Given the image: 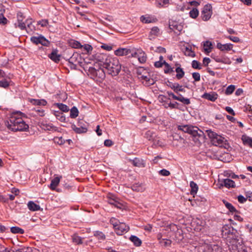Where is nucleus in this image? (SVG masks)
<instances>
[{
    "label": "nucleus",
    "instance_id": "obj_1",
    "mask_svg": "<svg viewBox=\"0 0 252 252\" xmlns=\"http://www.w3.org/2000/svg\"><path fill=\"white\" fill-rule=\"evenodd\" d=\"M25 115L21 112L12 113L7 121L6 126L12 131H26L29 128V125L25 121Z\"/></svg>",
    "mask_w": 252,
    "mask_h": 252
},
{
    "label": "nucleus",
    "instance_id": "obj_2",
    "mask_svg": "<svg viewBox=\"0 0 252 252\" xmlns=\"http://www.w3.org/2000/svg\"><path fill=\"white\" fill-rule=\"evenodd\" d=\"M178 129L191 135L193 140L196 144L200 143L204 140V132L196 126L190 125L178 126Z\"/></svg>",
    "mask_w": 252,
    "mask_h": 252
},
{
    "label": "nucleus",
    "instance_id": "obj_3",
    "mask_svg": "<svg viewBox=\"0 0 252 252\" xmlns=\"http://www.w3.org/2000/svg\"><path fill=\"white\" fill-rule=\"evenodd\" d=\"M103 67L107 73L112 76H116L121 70V65L116 58L107 57L103 63Z\"/></svg>",
    "mask_w": 252,
    "mask_h": 252
},
{
    "label": "nucleus",
    "instance_id": "obj_4",
    "mask_svg": "<svg viewBox=\"0 0 252 252\" xmlns=\"http://www.w3.org/2000/svg\"><path fill=\"white\" fill-rule=\"evenodd\" d=\"M207 132L209 137L211 139L212 143L220 147L226 148L227 146L226 139L220 135H219L211 130H207Z\"/></svg>",
    "mask_w": 252,
    "mask_h": 252
},
{
    "label": "nucleus",
    "instance_id": "obj_5",
    "mask_svg": "<svg viewBox=\"0 0 252 252\" xmlns=\"http://www.w3.org/2000/svg\"><path fill=\"white\" fill-rule=\"evenodd\" d=\"M67 65L71 69H75L78 66L83 67L84 66V59L78 53H74L66 61Z\"/></svg>",
    "mask_w": 252,
    "mask_h": 252
},
{
    "label": "nucleus",
    "instance_id": "obj_6",
    "mask_svg": "<svg viewBox=\"0 0 252 252\" xmlns=\"http://www.w3.org/2000/svg\"><path fill=\"white\" fill-rule=\"evenodd\" d=\"M212 7L211 4H206L201 11V17L203 20L206 21L210 19L212 15Z\"/></svg>",
    "mask_w": 252,
    "mask_h": 252
},
{
    "label": "nucleus",
    "instance_id": "obj_7",
    "mask_svg": "<svg viewBox=\"0 0 252 252\" xmlns=\"http://www.w3.org/2000/svg\"><path fill=\"white\" fill-rule=\"evenodd\" d=\"M166 94L169 96L171 97L173 99L175 100H177L181 102L184 104L189 105L190 103L189 99L184 97L181 94H179L177 96L172 92L169 91H167L166 92Z\"/></svg>",
    "mask_w": 252,
    "mask_h": 252
},
{
    "label": "nucleus",
    "instance_id": "obj_8",
    "mask_svg": "<svg viewBox=\"0 0 252 252\" xmlns=\"http://www.w3.org/2000/svg\"><path fill=\"white\" fill-rule=\"evenodd\" d=\"M31 41L37 45L40 44L43 46H48L49 45V41L43 36L40 35L37 36H33L31 38Z\"/></svg>",
    "mask_w": 252,
    "mask_h": 252
},
{
    "label": "nucleus",
    "instance_id": "obj_9",
    "mask_svg": "<svg viewBox=\"0 0 252 252\" xmlns=\"http://www.w3.org/2000/svg\"><path fill=\"white\" fill-rule=\"evenodd\" d=\"M233 228L228 225H224L221 229V234L225 239H228L233 237Z\"/></svg>",
    "mask_w": 252,
    "mask_h": 252
},
{
    "label": "nucleus",
    "instance_id": "obj_10",
    "mask_svg": "<svg viewBox=\"0 0 252 252\" xmlns=\"http://www.w3.org/2000/svg\"><path fill=\"white\" fill-rule=\"evenodd\" d=\"M54 107H57L59 110H54V114L56 116L57 119L60 120L61 122L63 121V103H55L54 104Z\"/></svg>",
    "mask_w": 252,
    "mask_h": 252
},
{
    "label": "nucleus",
    "instance_id": "obj_11",
    "mask_svg": "<svg viewBox=\"0 0 252 252\" xmlns=\"http://www.w3.org/2000/svg\"><path fill=\"white\" fill-rule=\"evenodd\" d=\"M129 228V226L124 223L121 222L115 229L116 233L119 235L127 232Z\"/></svg>",
    "mask_w": 252,
    "mask_h": 252
},
{
    "label": "nucleus",
    "instance_id": "obj_12",
    "mask_svg": "<svg viewBox=\"0 0 252 252\" xmlns=\"http://www.w3.org/2000/svg\"><path fill=\"white\" fill-rule=\"evenodd\" d=\"M134 55H131L135 57H137L138 61L141 63H144L147 60V56L145 53L141 49H137L134 53Z\"/></svg>",
    "mask_w": 252,
    "mask_h": 252
},
{
    "label": "nucleus",
    "instance_id": "obj_13",
    "mask_svg": "<svg viewBox=\"0 0 252 252\" xmlns=\"http://www.w3.org/2000/svg\"><path fill=\"white\" fill-rule=\"evenodd\" d=\"M62 178V176L60 177H56L52 179L51 181V184L48 186L49 188L53 190H56L58 192H61L62 191L61 189H57V186H58L60 180Z\"/></svg>",
    "mask_w": 252,
    "mask_h": 252
},
{
    "label": "nucleus",
    "instance_id": "obj_14",
    "mask_svg": "<svg viewBox=\"0 0 252 252\" xmlns=\"http://www.w3.org/2000/svg\"><path fill=\"white\" fill-rule=\"evenodd\" d=\"M203 252H222V249L218 245H205L204 246Z\"/></svg>",
    "mask_w": 252,
    "mask_h": 252
},
{
    "label": "nucleus",
    "instance_id": "obj_15",
    "mask_svg": "<svg viewBox=\"0 0 252 252\" xmlns=\"http://www.w3.org/2000/svg\"><path fill=\"white\" fill-rule=\"evenodd\" d=\"M229 249L232 252H247V247L243 244H232Z\"/></svg>",
    "mask_w": 252,
    "mask_h": 252
},
{
    "label": "nucleus",
    "instance_id": "obj_16",
    "mask_svg": "<svg viewBox=\"0 0 252 252\" xmlns=\"http://www.w3.org/2000/svg\"><path fill=\"white\" fill-rule=\"evenodd\" d=\"M129 161L133 164V166L138 167H144L145 166V163L144 161L141 158H135L133 159H129Z\"/></svg>",
    "mask_w": 252,
    "mask_h": 252
},
{
    "label": "nucleus",
    "instance_id": "obj_17",
    "mask_svg": "<svg viewBox=\"0 0 252 252\" xmlns=\"http://www.w3.org/2000/svg\"><path fill=\"white\" fill-rule=\"evenodd\" d=\"M140 78L142 83L145 86H149L154 84L155 82L154 80L151 78L150 75H142L141 76Z\"/></svg>",
    "mask_w": 252,
    "mask_h": 252
},
{
    "label": "nucleus",
    "instance_id": "obj_18",
    "mask_svg": "<svg viewBox=\"0 0 252 252\" xmlns=\"http://www.w3.org/2000/svg\"><path fill=\"white\" fill-rule=\"evenodd\" d=\"M233 45L231 43H226L222 44L220 43H218L217 47L220 51H230L233 48Z\"/></svg>",
    "mask_w": 252,
    "mask_h": 252
},
{
    "label": "nucleus",
    "instance_id": "obj_19",
    "mask_svg": "<svg viewBox=\"0 0 252 252\" xmlns=\"http://www.w3.org/2000/svg\"><path fill=\"white\" fill-rule=\"evenodd\" d=\"M130 53V49L124 48H120L115 51V54L118 56H126Z\"/></svg>",
    "mask_w": 252,
    "mask_h": 252
},
{
    "label": "nucleus",
    "instance_id": "obj_20",
    "mask_svg": "<svg viewBox=\"0 0 252 252\" xmlns=\"http://www.w3.org/2000/svg\"><path fill=\"white\" fill-rule=\"evenodd\" d=\"M17 25L16 27L20 28L21 30H24L26 29V24L23 22V14L21 13H18L17 14Z\"/></svg>",
    "mask_w": 252,
    "mask_h": 252
},
{
    "label": "nucleus",
    "instance_id": "obj_21",
    "mask_svg": "<svg viewBox=\"0 0 252 252\" xmlns=\"http://www.w3.org/2000/svg\"><path fill=\"white\" fill-rule=\"evenodd\" d=\"M183 51L186 56L193 58L195 56V52L192 50L190 46H186L182 49Z\"/></svg>",
    "mask_w": 252,
    "mask_h": 252
},
{
    "label": "nucleus",
    "instance_id": "obj_22",
    "mask_svg": "<svg viewBox=\"0 0 252 252\" xmlns=\"http://www.w3.org/2000/svg\"><path fill=\"white\" fill-rule=\"evenodd\" d=\"M156 136V132L153 130H148L144 134V137L149 141H154Z\"/></svg>",
    "mask_w": 252,
    "mask_h": 252
},
{
    "label": "nucleus",
    "instance_id": "obj_23",
    "mask_svg": "<svg viewBox=\"0 0 252 252\" xmlns=\"http://www.w3.org/2000/svg\"><path fill=\"white\" fill-rule=\"evenodd\" d=\"M108 202L112 205H114L117 208H121V204L119 203L115 199V197L112 194H109L107 196Z\"/></svg>",
    "mask_w": 252,
    "mask_h": 252
},
{
    "label": "nucleus",
    "instance_id": "obj_24",
    "mask_svg": "<svg viewBox=\"0 0 252 252\" xmlns=\"http://www.w3.org/2000/svg\"><path fill=\"white\" fill-rule=\"evenodd\" d=\"M29 101L33 105H41L45 106L47 104V101L43 99H36L32 98H29Z\"/></svg>",
    "mask_w": 252,
    "mask_h": 252
},
{
    "label": "nucleus",
    "instance_id": "obj_25",
    "mask_svg": "<svg viewBox=\"0 0 252 252\" xmlns=\"http://www.w3.org/2000/svg\"><path fill=\"white\" fill-rule=\"evenodd\" d=\"M169 87L177 94L179 92H185V91L182 86L180 85L178 83H172L170 85Z\"/></svg>",
    "mask_w": 252,
    "mask_h": 252
},
{
    "label": "nucleus",
    "instance_id": "obj_26",
    "mask_svg": "<svg viewBox=\"0 0 252 252\" xmlns=\"http://www.w3.org/2000/svg\"><path fill=\"white\" fill-rule=\"evenodd\" d=\"M169 28L175 32H181L183 30V26L180 24H178L176 22H173L169 24Z\"/></svg>",
    "mask_w": 252,
    "mask_h": 252
},
{
    "label": "nucleus",
    "instance_id": "obj_27",
    "mask_svg": "<svg viewBox=\"0 0 252 252\" xmlns=\"http://www.w3.org/2000/svg\"><path fill=\"white\" fill-rule=\"evenodd\" d=\"M140 20L143 23H152L156 22V19L149 15H143L140 17Z\"/></svg>",
    "mask_w": 252,
    "mask_h": 252
},
{
    "label": "nucleus",
    "instance_id": "obj_28",
    "mask_svg": "<svg viewBox=\"0 0 252 252\" xmlns=\"http://www.w3.org/2000/svg\"><path fill=\"white\" fill-rule=\"evenodd\" d=\"M159 34V29L157 27H153L149 33V37L150 39H153L158 36Z\"/></svg>",
    "mask_w": 252,
    "mask_h": 252
},
{
    "label": "nucleus",
    "instance_id": "obj_29",
    "mask_svg": "<svg viewBox=\"0 0 252 252\" xmlns=\"http://www.w3.org/2000/svg\"><path fill=\"white\" fill-rule=\"evenodd\" d=\"M204 98L207 100L215 101L218 98V94L216 93H205L202 96Z\"/></svg>",
    "mask_w": 252,
    "mask_h": 252
},
{
    "label": "nucleus",
    "instance_id": "obj_30",
    "mask_svg": "<svg viewBox=\"0 0 252 252\" xmlns=\"http://www.w3.org/2000/svg\"><path fill=\"white\" fill-rule=\"evenodd\" d=\"M169 4V0H155V5L158 8L165 7Z\"/></svg>",
    "mask_w": 252,
    "mask_h": 252
},
{
    "label": "nucleus",
    "instance_id": "obj_31",
    "mask_svg": "<svg viewBox=\"0 0 252 252\" xmlns=\"http://www.w3.org/2000/svg\"><path fill=\"white\" fill-rule=\"evenodd\" d=\"M27 205L28 209L32 211H38L40 209V207L39 205L35 203L32 201H29Z\"/></svg>",
    "mask_w": 252,
    "mask_h": 252
},
{
    "label": "nucleus",
    "instance_id": "obj_32",
    "mask_svg": "<svg viewBox=\"0 0 252 252\" xmlns=\"http://www.w3.org/2000/svg\"><path fill=\"white\" fill-rule=\"evenodd\" d=\"M131 189L133 191L142 192L145 190V188L142 184L137 183L133 184L131 186Z\"/></svg>",
    "mask_w": 252,
    "mask_h": 252
},
{
    "label": "nucleus",
    "instance_id": "obj_33",
    "mask_svg": "<svg viewBox=\"0 0 252 252\" xmlns=\"http://www.w3.org/2000/svg\"><path fill=\"white\" fill-rule=\"evenodd\" d=\"M241 139L245 145H248L252 148V138L246 135H243Z\"/></svg>",
    "mask_w": 252,
    "mask_h": 252
},
{
    "label": "nucleus",
    "instance_id": "obj_34",
    "mask_svg": "<svg viewBox=\"0 0 252 252\" xmlns=\"http://www.w3.org/2000/svg\"><path fill=\"white\" fill-rule=\"evenodd\" d=\"M67 44L73 48H80L82 46L80 42L73 39L68 40Z\"/></svg>",
    "mask_w": 252,
    "mask_h": 252
},
{
    "label": "nucleus",
    "instance_id": "obj_35",
    "mask_svg": "<svg viewBox=\"0 0 252 252\" xmlns=\"http://www.w3.org/2000/svg\"><path fill=\"white\" fill-rule=\"evenodd\" d=\"M223 185L227 188H234L235 187V182L229 179H225L222 182Z\"/></svg>",
    "mask_w": 252,
    "mask_h": 252
},
{
    "label": "nucleus",
    "instance_id": "obj_36",
    "mask_svg": "<svg viewBox=\"0 0 252 252\" xmlns=\"http://www.w3.org/2000/svg\"><path fill=\"white\" fill-rule=\"evenodd\" d=\"M72 129L77 133H82L86 132L87 128L84 126L77 127L75 125H71Z\"/></svg>",
    "mask_w": 252,
    "mask_h": 252
},
{
    "label": "nucleus",
    "instance_id": "obj_37",
    "mask_svg": "<svg viewBox=\"0 0 252 252\" xmlns=\"http://www.w3.org/2000/svg\"><path fill=\"white\" fill-rule=\"evenodd\" d=\"M129 240L134 244V245L136 247H139L141 246L142 241L137 236L132 235L130 237Z\"/></svg>",
    "mask_w": 252,
    "mask_h": 252
},
{
    "label": "nucleus",
    "instance_id": "obj_38",
    "mask_svg": "<svg viewBox=\"0 0 252 252\" xmlns=\"http://www.w3.org/2000/svg\"><path fill=\"white\" fill-rule=\"evenodd\" d=\"M204 50L206 53H209L211 52L212 49V44L209 41H206L204 43Z\"/></svg>",
    "mask_w": 252,
    "mask_h": 252
},
{
    "label": "nucleus",
    "instance_id": "obj_39",
    "mask_svg": "<svg viewBox=\"0 0 252 252\" xmlns=\"http://www.w3.org/2000/svg\"><path fill=\"white\" fill-rule=\"evenodd\" d=\"M158 239L159 240V244L162 246L167 247L170 246L171 244V240L167 239H161L159 236H158Z\"/></svg>",
    "mask_w": 252,
    "mask_h": 252
},
{
    "label": "nucleus",
    "instance_id": "obj_40",
    "mask_svg": "<svg viewBox=\"0 0 252 252\" xmlns=\"http://www.w3.org/2000/svg\"><path fill=\"white\" fill-rule=\"evenodd\" d=\"M94 235L96 238H97V239L98 240H100V241H103L106 238L105 235H104V234L103 232L99 231H94Z\"/></svg>",
    "mask_w": 252,
    "mask_h": 252
},
{
    "label": "nucleus",
    "instance_id": "obj_41",
    "mask_svg": "<svg viewBox=\"0 0 252 252\" xmlns=\"http://www.w3.org/2000/svg\"><path fill=\"white\" fill-rule=\"evenodd\" d=\"M41 127L45 130H53L54 128L53 127L52 124L47 123L46 122H42L41 123Z\"/></svg>",
    "mask_w": 252,
    "mask_h": 252
},
{
    "label": "nucleus",
    "instance_id": "obj_42",
    "mask_svg": "<svg viewBox=\"0 0 252 252\" xmlns=\"http://www.w3.org/2000/svg\"><path fill=\"white\" fill-rule=\"evenodd\" d=\"M190 187L191 188L190 193L192 195H194L196 194L198 191V186L197 184L194 182L193 181H191L189 184Z\"/></svg>",
    "mask_w": 252,
    "mask_h": 252
},
{
    "label": "nucleus",
    "instance_id": "obj_43",
    "mask_svg": "<svg viewBox=\"0 0 252 252\" xmlns=\"http://www.w3.org/2000/svg\"><path fill=\"white\" fill-rule=\"evenodd\" d=\"M175 71L177 73L176 77L178 79H181L183 77L185 74V72L182 68L180 67H178L176 68Z\"/></svg>",
    "mask_w": 252,
    "mask_h": 252
},
{
    "label": "nucleus",
    "instance_id": "obj_44",
    "mask_svg": "<svg viewBox=\"0 0 252 252\" xmlns=\"http://www.w3.org/2000/svg\"><path fill=\"white\" fill-rule=\"evenodd\" d=\"M20 252H40L37 249L32 247H22L20 248Z\"/></svg>",
    "mask_w": 252,
    "mask_h": 252
},
{
    "label": "nucleus",
    "instance_id": "obj_45",
    "mask_svg": "<svg viewBox=\"0 0 252 252\" xmlns=\"http://www.w3.org/2000/svg\"><path fill=\"white\" fill-rule=\"evenodd\" d=\"M79 114V111L77 109V108L73 106L70 110V117L71 118H76Z\"/></svg>",
    "mask_w": 252,
    "mask_h": 252
},
{
    "label": "nucleus",
    "instance_id": "obj_46",
    "mask_svg": "<svg viewBox=\"0 0 252 252\" xmlns=\"http://www.w3.org/2000/svg\"><path fill=\"white\" fill-rule=\"evenodd\" d=\"M10 231L14 234H22L24 233V230L17 226H13L10 228Z\"/></svg>",
    "mask_w": 252,
    "mask_h": 252
},
{
    "label": "nucleus",
    "instance_id": "obj_47",
    "mask_svg": "<svg viewBox=\"0 0 252 252\" xmlns=\"http://www.w3.org/2000/svg\"><path fill=\"white\" fill-rule=\"evenodd\" d=\"M199 14V11L196 8H193L189 12V16L193 19L197 18Z\"/></svg>",
    "mask_w": 252,
    "mask_h": 252
},
{
    "label": "nucleus",
    "instance_id": "obj_48",
    "mask_svg": "<svg viewBox=\"0 0 252 252\" xmlns=\"http://www.w3.org/2000/svg\"><path fill=\"white\" fill-rule=\"evenodd\" d=\"M72 239L73 242L76 244H81L83 243L82 238L76 234H74L72 236Z\"/></svg>",
    "mask_w": 252,
    "mask_h": 252
},
{
    "label": "nucleus",
    "instance_id": "obj_49",
    "mask_svg": "<svg viewBox=\"0 0 252 252\" xmlns=\"http://www.w3.org/2000/svg\"><path fill=\"white\" fill-rule=\"evenodd\" d=\"M223 203L225 205V206L226 207V208L227 209H228L230 212H232V213L236 212V209L231 203H230L226 201H223Z\"/></svg>",
    "mask_w": 252,
    "mask_h": 252
},
{
    "label": "nucleus",
    "instance_id": "obj_50",
    "mask_svg": "<svg viewBox=\"0 0 252 252\" xmlns=\"http://www.w3.org/2000/svg\"><path fill=\"white\" fill-rule=\"evenodd\" d=\"M49 58L56 63H57L60 60V56L57 55L55 52H53L49 56Z\"/></svg>",
    "mask_w": 252,
    "mask_h": 252
},
{
    "label": "nucleus",
    "instance_id": "obj_51",
    "mask_svg": "<svg viewBox=\"0 0 252 252\" xmlns=\"http://www.w3.org/2000/svg\"><path fill=\"white\" fill-rule=\"evenodd\" d=\"M163 63L165 66L164 71L165 73H169L173 71V68L168 63L165 61H163Z\"/></svg>",
    "mask_w": 252,
    "mask_h": 252
},
{
    "label": "nucleus",
    "instance_id": "obj_52",
    "mask_svg": "<svg viewBox=\"0 0 252 252\" xmlns=\"http://www.w3.org/2000/svg\"><path fill=\"white\" fill-rule=\"evenodd\" d=\"M235 89V87L234 85H230L228 86L225 90V93L227 95H230L233 93Z\"/></svg>",
    "mask_w": 252,
    "mask_h": 252
},
{
    "label": "nucleus",
    "instance_id": "obj_53",
    "mask_svg": "<svg viewBox=\"0 0 252 252\" xmlns=\"http://www.w3.org/2000/svg\"><path fill=\"white\" fill-rule=\"evenodd\" d=\"M95 76H98L101 79H103L105 77V72L103 69L98 67L97 71V74Z\"/></svg>",
    "mask_w": 252,
    "mask_h": 252
},
{
    "label": "nucleus",
    "instance_id": "obj_54",
    "mask_svg": "<svg viewBox=\"0 0 252 252\" xmlns=\"http://www.w3.org/2000/svg\"><path fill=\"white\" fill-rule=\"evenodd\" d=\"M110 222L113 225L114 229L121 223L119 220L115 218H111L110 220Z\"/></svg>",
    "mask_w": 252,
    "mask_h": 252
},
{
    "label": "nucleus",
    "instance_id": "obj_55",
    "mask_svg": "<svg viewBox=\"0 0 252 252\" xmlns=\"http://www.w3.org/2000/svg\"><path fill=\"white\" fill-rule=\"evenodd\" d=\"M97 69L98 67L95 68L94 66H89L88 70L90 74H92L94 76H95V75L97 74Z\"/></svg>",
    "mask_w": 252,
    "mask_h": 252
},
{
    "label": "nucleus",
    "instance_id": "obj_56",
    "mask_svg": "<svg viewBox=\"0 0 252 252\" xmlns=\"http://www.w3.org/2000/svg\"><path fill=\"white\" fill-rule=\"evenodd\" d=\"M9 85V81L7 79H3L0 81V87L6 88Z\"/></svg>",
    "mask_w": 252,
    "mask_h": 252
},
{
    "label": "nucleus",
    "instance_id": "obj_57",
    "mask_svg": "<svg viewBox=\"0 0 252 252\" xmlns=\"http://www.w3.org/2000/svg\"><path fill=\"white\" fill-rule=\"evenodd\" d=\"M83 48L84 50L87 53H89L93 50V47H92V46L87 44H84V45H82V46L80 48Z\"/></svg>",
    "mask_w": 252,
    "mask_h": 252
},
{
    "label": "nucleus",
    "instance_id": "obj_58",
    "mask_svg": "<svg viewBox=\"0 0 252 252\" xmlns=\"http://www.w3.org/2000/svg\"><path fill=\"white\" fill-rule=\"evenodd\" d=\"M158 173L159 175L163 176H168L170 174V172L165 169L160 170L159 171Z\"/></svg>",
    "mask_w": 252,
    "mask_h": 252
},
{
    "label": "nucleus",
    "instance_id": "obj_59",
    "mask_svg": "<svg viewBox=\"0 0 252 252\" xmlns=\"http://www.w3.org/2000/svg\"><path fill=\"white\" fill-rule=\"evenodd\" d=\"M178 103L177 102H175L174 103H171L169 102L168 103H166L165 105V108H170V109H174L177 108V105Z\"/></svg>",
    "mask_w": 252,
    "mask_h": 252
},
{
    "label": "nucleus",
    "instance_id": "obj_60",
    "mask_svg": "<svg viewBox=\"0 0 252 252\" xmlns=\"http://www.w3.org/2000/svg\"><path fill=\"white\" fill-rule=\"evenodd\" d=\"M191 66L195 69H201L199 63L195 60H193L191 63Z\"/></svg>",
    "mask_w": 252,
    "mask_h": 252
},
{
    "label": "nucleus",
    "instance_id": "obj_61",
    "mask_svg": "<svg viewBox=\"0 0 252 252\" xmlns=\"http://www.w3.org/2000/svg\"><path fill=\"white\" fill-rule=\"evenodd\" d=\"M37 24L40 25L42 27H47L48 22L47 20L43 19L37 22Z\"/></svg>",
    "mask_w": 252,
    "mask_h": 252
},
{
    "label": "nucleus",
    "instance_id": "obj_62",
    "mask_svg": "<svg viewBox=\"0 0 252 252\" xmlns=\"http://www.w3.org/2000/svg\"><path fill=\"white\" fill-rule=\"evenodd\" d=\"M54 142L59 145H62L63 143V140L62 136L56 137L54 139Z\"/></svg>",
    "mask_w": 252,
    "mask_h": 252
},
{
    "label": "nucleus",
    "instance_id": "obj_63",
    "mask_svg": "<svg viewBox=\"0 0 252 252\" xmlns=\"http://www.w3.org/2000/svg\"><path fill=\"white\" fill-rule=\"evenodd\" d=\"M192 77L195 81H199L200 80V75L197 72L193 73Z\"/></svg>",
    "mask_w": 252,
    "mask_h": 252
},
{
    "label": "nucleus",
    "instance_id": "obj_64",
    "mask_svg": "<svg viewBox=\"0 0 252 252\" xmlns=\"http://www.w3.org/2000/svg\"><path fill=\"white\" fill-rule=\"evenodd\" d=\"M2 252H20V249H12L10 248H5Z\"/></svg>",
    "mask_w": 252,
    "mask_h": 252
}]
</instances>
